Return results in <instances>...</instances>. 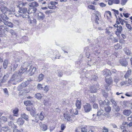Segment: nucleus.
I'll return each instance as SVG.
<instances>
[{
    "label": "nucleus",
    "mask_w": 132,
    "mask_h": 132,
    "mask_svg": "<svg viewBox=\"0 0 132 132\" xmlns=\"http://www.w3.org/2000/svg\"><path fill=\"white\" fill-rule=\"evenodd\" d=\"M3 23L6 26L11 28L13 27V24L12 23L6 21L3 22Z\"/></svg>",
    "instance_id": "28"
},
{
    "label": "nucleus",
    "mask_w": 132,
    "mask_h": 132,
    "mask_svg": "<svg viewBox=\"0 0 132 132\" xmlns=\"http://www.w3.org/2000/svg\"><path fill=\"white\" fill-rule=\"evenodd\" d=\"M100 16V13L98 11H96L95 13L94 14V16L95 17L94 20L97 24H98V21H99V16Z\"/></svg>",
    "instance_id": "12"
},
{
    "label": "nucleus",
    "mask_w": 132,
    "mask_h": 132,
    "mask_svg": "<svg viewBox=\"0 0 132 132\" xmlns=\"http://www.w3.org/2000/svg\"><path fill=\"white\" fill-rule=\"evenodd\" d=\"M102 93L103 96L106 98L108 97V93L106 92L104 90H102Z\"/></svg>",
    "instance_id": "35"
},
{
    "label": "nucleus",
    "mask_w": 132,
    "mask_h": 132,
    "mask_svg": "<svg viewBox=\"0 0 132 132\" xmlns=\"http://www.w3.org/2000/svg\"><path fill=\"white\" fill-rule=\"evenodd\" d=\"M99 104L100 106L101 107H103L104 106H105V103L106 102V100H105L103 101L102 100L99 101Z\"/></svg>",
    "instance_id": "32"
},
{
    "label": "nucleus",
    "mask_w": 132,
    "mask_h": 132,
    "mask_svg": "<svg viewBox=\"0 0 132 132\" xmlns=\"http://www.w3.org/2000/svg\"><path fill=\"white\" fill-rule=\"evenodd\" d=\"M8 18L5 13H3L2 14H0V23L1 22H3L4 21H6V20L8 19Z\"/></svg>",
    "instance_id": "14"
},
{
    "label": "nucleus",
    "mask_w": 132,
    "mask_h": 132,
    "mask_svg": "<svg viewBox=\"0 0 132 132\" xmlns=\"http://www.w3.org/2000/svg\"><path fill=\"white\" fill-rule=\"evenodd\" d=\"M20 74L16 72L12 76L10 80L9 81V82L13 85L16 84L22 81V79L20 78Z\"/></svg>",
    "instance_id": "2"
},
{
    "label": "nucleus",
    "mask_w": 132,
    "mask_h": 132,
    "mask_svg": "<svg viewBox=\"0 0 132 132\" xmlns=\"http://www.w3.org/2000/svg\"><path fill=\"white\" fill-rule=\"evenodd\" d=\"M103 132H108V129L105 127H104L102 129Z\"/></svg>",
    "instance_id": "62"
},
{
    "label": "nucleus",
    "mask_w": 132,
    "mask_h": 132,
    "mask_svg": "<svg viewBox=\"0 0 132 132\" xmlns=\"http://www.w3.org/2000/svg\"><path fill=\"white\" fill-rule=\"evenodd\" d=\"M119 62L121 65L123 66L126 67L128 65V62L125 59H121Z\"/></svg>",
    "instance_id": "15"
},
{
    "label": "nucleus",
    "mask_w": 132,
    "mask_h": 132,
    "mask_svg": "<svg viewBox=\"0 0 132 132\" xmlns=\"http://www.w3.org/2000/svg\"><path fill=\"white\" fill-rule=\"evenodd\" d=\"M103 110L101 109H99L98 110L97 115L95 114H93V118L92 119L93 120H94L96 118V117H97L98 116L99 117L100 116L102 115L103 113Z\"/></svg>",
    "instance_id": "11"
},
{
    "label": "nucleus",
    "mask_w": 132,
    "mask_h": 132,
    "mask_svg": "<svg viewBox=\"0 0 132 132\" xmlns=\"http://www.w3.org/2000/svg\"><path fill=\"white\" fill-rule=\"evenodd\" d=\"M27 19L28 20L29 22H30V24L31 26H34L36 24L37 21L36 19L32 18H30V17L29 19Z\"/></svg>",
    "instance_id": "9"
},
{
    "label": "nucleus",
    "mask_w": 132,
    "mask_h": 132,
    "mask_svg": "<svg viewBox=\"0 0 132 132\" xmlns=\"http://www.w3.org/2000/svg\"><path fill=\"white\" fill-rule=\"evenodd\" d=\"M44 75L42 73L40 74L38 78V80L39 81L42 80L44 78Z\"/></svg>",
    "instance_id": "37"
},
{
    "label": "nucleus",
    "mask_w": 132,
    "mask_h": 132,
    "mask_svg": "<svg viewBox=\"0 0 132 132\" xmlns=\"http://www.w3.org/2000/svg\"><path fill=\"white\" fill-rule=\"evenodd\" d=\"M9 77V75L8 73H7L6 74L4 75L0 80L1 83L5 82Z\"/></svg>",
    "instance_id": "22"
},
{
    "label": "nucleus",
    "mask_w": 132,
    "mask_h": 132,
    "mask_svg": "<svg viewBox=\"0 0 132 132\" xmlns=\"http://www.w3.org/2000/svg\"><path fill=\"white\" fill-rule=\"evenodd\" d=\"M45 18V15L43 13L40 12L38 13V19L43 20Z\"/></svg>",
    "instance_id": "16"
},
{
    "label": "nucleus",
    "mask_w": 132,
    "mask_h": 132,
    "mask_svg": "<svg viewBox=\"0 0 132 132\" xmlns=\"http://www.w3.org/2000/svg\"><path fill=\"white\" fill-rule=\"evenodd\" d=\"M105 81L107 84L108 86L112 84L113 80L111 78H108L106 77L105 79Z\"/></svg>",
    "instance_id": "17"
},
{
    "label": "nucleus",
    "mask_w": 132,
    "mask_h": 132,
    "mask_svg": "<svg viewBox=\"0 0 132 132\" xmlns=\"http://www.w3.org/2000/svg\"><path fill=\"white\" fill-rule=\"evenodd\" d=\"M40 126L41 129L43 131H45L47 130V126L45 124H40Z\"/></svg>",
    "instance_id": "29"
},
{
    "label": "nucleus",
    "mask_w": 132,
    "mask_h": 132,
    "mask_svg": "<svg viewBox=\"0 0 132 132\" xmlns=\"http://www.w3.org/2000/svg\"><path fill=\"white\" fill-rule=\"evenodd\" d=\"M21 117L24 119L28 120V116L24 113L21 114Z\"/></svg>",
    "instance_id": "41"
},
{
    "label": "nucleus",
    "mask_w": 132,
    "mask_h": 132,
    "mask_svg": "<svg viewBox=\"0 0 132 132\" xmlns=\"http://www.w3.org/2000/svg\"><path fill=\"white\" fill-rule=\"evenodd\" d=\"M111 101L112 103V104L114 105H113V106H115L117 105V104L114 100L113 99H111Z\"/></svg>",
    "instance_id": "57"
},
{
    "label": "nucleus",
    "mask_w": 132,
    "mask_h": 132,
    "mask_svg": "<svg viewBox=\"0 0 132 132\" xmlns=\"http://www.w3.org/2000/svg\"><path fill=\"white\" fill-rule=\"evenodd\" d=\"M37 9L35 7H30L29 8L28 10V13H34L37 11Z\"/></svg>",
    "instance_id": "21"
},
{
    "label": "nucleus",
    "mask_w": 132,
    "mask_h": 132,
    "mask_svg": "<svg viewBox=\"0 0 132 132\" xmlns=\"http://www.w3.org/2000/svg\"><path fill=\"white\" fill-rule=\"evenodd\" d=\"M18 112V109L17 108H16L13 111V112L14 114V116H16Z\"/></svg>",
    "instance_id": "40"
},
{
    "label": "nucleus",
    "mask_w": 132,
    "mask_h": 132,
    "mask_svg": "<svg viewBox=\"0 0 132 132\" xmlns=\"http://www.w3.org/2000/svg\"><path fill=\"white\" fill-rule=\"evenodd\" d=\"M44 91L46 92H47L48 90V88L47 85H46L43 88Z\"/></svg>",
    "instance_id": "60"
},
{
    "label": "nucleus",
    "mask_w": 132,
    "mask_h": 132,
    "mask_svg": "<svg viewBox=\"0 0 132 132\" xmlns=\"http://www.w3.org/2000/svg\"><path fill=\"white\" fill-rule=\"evenodd\" d=\"M3 26L2 25L0 26V36L1 37L2 36V31L3 30V29L2 28L3 27Z\"/></svg>",
    "instance_id": "54"
},
{
    "label": "nucleus",
    "mask_w": 132,
    "mask_h": 132,
    "mask_svg": "<svg viewBox=\"0 0 132 132\" xmlns=\"http://www.w3.org/2000/svg\"><path fill=\"white\" fill-rule=\"evenodd\" d=\"M64 116L65 119H67V121H72L71 118L69 114L64 113Z\"/></svg>",
    "instance_id": "24"
},
{
    "label": "nucleus",
    "mask_w": 132,
    "mask_h": 132,
    "mask_svg": "<svg viewBox=\"0 0 132 132\" xmlns=\"http://www.w3.org/2000/svg\"><path fill=\"white\" fill-rule=\"evenodd\" d=\"M67 83V82L64 80L62 81L61 82L60 84L63 87L65 86L66 85Z\"/></svg>",
    "instance_id": "47"
},
{
    "label": "nucleus",
    "mask_w": 132,
    "mask_h": 132,
    "mask_svg": "<svg viewBox=\"0 0 132 132\" xmlns=\"http://www.w3.org/2000/svg\"><path fill=\"white\" fill-rule=\"evenodd\" d=\"M88 7L89 9L91 10H95V6L92 4L89 5L88 6Z\"/></svg>",
    "instance_id": "43"
},
{
    "label": "nucleus",
    "mask_w": 132,
    "mask_h": 132,
    "mask_svg": "<svg viewBox=\"0 0 132 132\" xmlns=\"http://www.w3.org/2000/svg\"><path fill=\"white\" fill-rule=\"evenodd\" d=\"M84 111L86 113L92 110V107L90 104L89 103H86L83 106Z\"/></svg>",
    "instance_id": "7"
},
{
    "label": "nucleus",
    "mask_w": 132,
    "mask_h": 132,
    "mask_svg": "<svg viewBox=\"0 0 132 132\" xmlns=\"http://www.w3.org/2000/svg\"><path fill=\"white\" fill-rule=\"evenodd\" d=\"M1 10L2 12L4 13H5L7 11H9V9L5 6L2 7Z\"/></svg>",
    "instance_id": "33"
},
{
    "label": "nucleus",
    "mask_w": 132,
    "mask_h": 132,
    "mask_svg": "<svg viewBox=\"0 0 132 132\" xmlns=\"http://www.w3.org/2000/svg\"><path fill=\"white\" fill-rule=\"evenodd\" d=\"M54 12L52 10L47 11L45 12L46 14L47 15H49L50 13H53Z\"/></svg>",
    "instance_id": "53"
},
{
    "label": "nucleus",
    "mask_w": 132,
    "mask_h": 132,
    "mask_svg": "<svg viewBox=\"0 0 132 132\" xmlns=\"http://www.w3.org/2000/svg\"><path fill=\"white\" fill-rule=\"evenodd\" d=\"M3 91L4 93L7 96L9 95L8 92L7 88H5L3 89Z\"/></svg>",
    "instance_id": "45"
},
{
    "label": "nucleus",
    "mask_w": 132,
    "mask_h": 132,
    "mask_svg": "<svg viewBox=\"0 0 132 132\" xmlns=\"http://www.w3.org/2000/svg\"><path fill=\"white\" fill-rule=\"evenodd\" d=\"M87 127H85L81 128V131L82 132H86L87 131Z\"/></svg>",
    "instance_id": "56"
},
{
    "label": "nucleus",
    "mask_w": 132,
    "mask_h": 132,
    "mask_svg": "<svg viewBox=\"0 0 132 132\" xmlns=\"http://www.w3.org/2000/svg\"><path fill=\"white\" fill-rule=\"evenodd\" d=\"M131 113L132 112H131V111L128 110H125L123 111V114L127 116H129Z\"/></svg>",
    "instance_id": "25"
},
{
    "label": "nucleus",
    "mask_w": 132,
    "mask_h": 132,
    "mask_svg": "<svg viewBox=\"0 0 132 132\" xmlns=\"http://www.w3.org/2000/svg\"><path fill=\"white\" fill-rule=\"evenodd\" d=\"M44 118V116L42 113V112H41L40 114L39 118L41 120H42Z\"/></svg>",
    "instance_id": "52"
},
{
    "label": "nucleus",
    "mask_w": 132,
    "mask_h": 132,
    "mask_svg": "<svg viewBox=\"0 0 132 132\" xmlns=\"http://www.w3.org/2000/svg\"><path fill=\"white\" fill-rule=\"evenodd\" d=\"M24 122V120L22 118H20L18 119L17 121V123L18 124H23Z\"/></svg>",
    "instance_id": "36"
},
{
    "label": "nucleus",
    "mask_w": 132,
    "mask_h": 132,
    "mask_svg": "<svg viewBox=\"0 0 132 132\" xmlns=\"http://www.w3.org/2000/svg\"><path fill=\"white\" fill-rule=\"evenodd\" d=\"M123 126H120L121 128V129L124 128L128 129L130 127H132V124H122Z\"/></svg>",
    "instance_id": "27"
},
{
    "label": "nucleus",
    "mask_w": 132,
    "mask_h": 132,
    "mask_svg": "<svg viewBox=\"0 0 132 132\" xmlns=\"http://www.w3.org/2000/svg\"><path fill=\"white\" fill-rule=\"evenodd\" d=\"M14 126V127H15V128H14L13 130V132H21L20 131H19L18 129H15L16 126L15 124H12Z\"/></svg>",
    "instance_id": "50"
},
{
    "label": "nucleus",
    "mask_w": 132,
    "mask_h": 132,
    "mask_svg": "<svg viewBox=\"0 0 132 132\" xmlns=\"http://www.w3.org/2000/svg\"><path fill=\"white\" fill-rule=\"evenodd\" d=\"M58 53V52L57 51H54L51 50L49 53V55L51 57L53 60H55L57 58L59 59V56H57V54Z\"/></svg>",
    "instance_id": "5"
},
{
    "label": "nucleus",
    "mask_w": 132,
    "mask_h": 132,
    "mask_svg": "<svg viewBox=\"0 0 132 132\" xmlns=\"http://www.w3.org/2000/svg\"><path fill=\"white\" fill-rule=\"evenodd\" d=\"M18 11L19 13H22L21 15L23 18L26 19H30V16L28 15V13L27 8L23 7L21 8L20 7Z\"/></svg>",
    "instance_id": "3"
},
{
    "label": "nucleus",
    "mask_w": 132,
    "mask_h": 132,
    "mask_svg": "<svg viewBox=\"0 0 132 132\" xmlns=\"http://www.w3.org/2000/svg\"><path fill=\"white\" fill-rule=\"evenodd\" d=\"M8 61L7 60H5L3 63V66L4 69H6L8 65Z\"/></svg>",
    "instance_id": "34"
},
{
    "label": "nucleus",
    "mask_w": 132,
    "mask_h": 132,
    "mask_svg": "<svg viewBox=\"0 0 132 132\" xmlns=\"http://www.w3.org/2000/svg\"><path fill=\"white\" fill-rule=\"evenodd\" d=\"M34 103L33 101L31 100L29 101L28 100L24 102V104L26 105L30 106L33 104Z\"/></svg>",
    "instance_id": "30"
},
{
    "label": "nucleus",
    "mask_w": 132,
    "mask_h": 132,
    "mask_svg": "<svg viewBox=\"0 0 132 132\" xmlns=\"http://www.w3.org/2000/svg\"><path fill=\"white\" fill-rule=\"evenodd\" d=\"M44 105L45 106H47L49 105V100L48 98L44 100L43 101Z\"/></svg>",
    "instance_id": "39"
},
{
    "label": "nucleus",
    "mask_w": 132,
    "mask_h": 132,
    "mask_svg": "<svg viewBox=\"0 0 132 132\" xmlns=\"http://www.w3.org/2000/svg\"><path fill=\"white\" fill-rule=\"evenodd\" d=\"M103 74L105 75H110L111 74V72L109 70L106 69L103 71Z\"/></svg>",
    "instance_id": "23"
},
{
    "label": "nucleus",
    "mask_w": 132,
    "mask_h": 132,
    "mask_svg": "<svg viewBox=\"0 0 132 132\" xmlns=\"http://www.w3.org/2000/svg\"><path fill=\"white\" fill-rule=\"evenodd\" d=\"M37 88L38 89H43V87L42 85L40 84H38L37 86Z\"/></svg>",
    "instance_id": "51"
},
{
    "label": "nucleus",
    "mask_w": 132,
    "mask_h": 132,
    "mask_svg": "<svg viewBox=\"0 0 132 132\" xmlns=\"http://www.w3.org/2000/svg\"><path fill=\"white\" fill-rule=\"evenodd\" d=\"M81 105V100L77 99L76 102V105L77 108L78 109H80Z\"/></svg>",
    "instance_id": "18"
},
{
    "label": "nucleus",
    "mask_w": 132,
    "mask_h": 132,
    "mask_svg": "<svg viewBox=\"0 0 132 132\" xmlns=\"http://www.w3.org/2000/svg\"><path fill=\"white\" fill-rule=\"evenodd\" d=\"M90 91L92 93H95L96 92V89L95 86L94 85L91 86L90 88Z\"/></svg>",
    "instance_id": "31"
},
{
    "label": "nucleus",
    "mask_w": 132,
    "mask_h": 132,
    "mask_svg": "<svg viewBox=\"0 0 132 132\" xmlns=\"http://www.w3.org/2000/svg\"><path fill=\"white\" fill-rule=\"evenodd\" d=\"M27 110L28 111H29L30 114L32 116H34L35 115L36 112L35 108L32 107H27L26 108Z\"/></svg>",
    "instance_id": "10"
},
{
    "label": "nucleus",
    "mask_w": 132,
    "mask_h": 132,
    "mask_svg": "<svg viewBox=\"0 0 132 132\" xmlns=\"http://www.w3.org/2000/svg\"><path fill=\"white\" fill-rule=\"evenodd\" d=\"M66 126L64 125V124H61V130H64V129L65 128Z\"/></svg>",
    "instance_id": "61"
},
{
    "label": "nucleus",
    "mask_w": 132,
    "mask_h": 132,
    "mask_svg": "<svg viewBox=\"0 0 132 132\" xmlns=\"http://www.w3.org/2000/svg\"><path fill=\"white\" fill-rule=\"evenodd\" d=\"M13 22L16 25H19L20 23V21L19 20L14 19L13 20Z\"/></svg>",
    "instance_id": "48"
},
{
    "label": "nucleus",
    "mask_w": 132,
    "mask_h": 132,
    "mask_svg": "<svg viewBox=\"0 0 132 132\" xmlns=\"http://www.w3.org/2000/svg\"><path fill=\"white\" fill-rule=\"evenodd\" d=\"M126 26L130 30L132 29V27L130 24L127 23L126 24Z\"/></svg>",
    "instance_id": "59"
},
{
    "label": "nucleus",
    "mask_w": 132,
    "mask_h": 132,
    "mask_svg": "<svg viewBox=\"0 0 132 132\" xmlns=\"http://www.w3.org/2000/svg\"><path fill=\"white\" fill-rule=\"evenodd\" d=\"M29 81H26L25 82H23L20 84L18 86L20 89H21L23 87L26 86L29 84Z\"/></svg>",
    "instance_id": "19"
},
{
    "label": "nucleus",
    "mask_w": 132,
    "mask_h": 132,
    "mask_svg": "<svg viewBox=\"0 0 132 132\" xmlns=\"http://www.w3.org/2000/svg\"><path fill=\"white\" fill-rule=\"evenodd\" d=\"M113 3L115 4H118L119 3V0H112Z\"/></svg>",
    "instance_id": "64"
},
{
    "label": "nucleus",
    "mask_w": 132,
    "mask_h": 132,
    "mask_svg": "<svg viewBox=\"0 0 132 132\" xmlns=\"http://www.w3.org/2000/svg\"><path fill=\"white\" fill-rule=\"evenodd\" d=\"M57 73L58 76L60 77H61L63 75V72L61 70L58 71Z\"/></svg>",
    "instance_id": "44"
},
{
    "label": "nucleus",
    "mask_w": 132,
    "mask_h": 132,
    "mask_svg": "<svg viewBox=\"0 0 132 132\" xmlns=\"http://www.w3.org/2000/svg\"><path fill=\"white\" fill-rule=\"evenodd\" d=\"M1 121H3L4 122H6L7 120V118L5 117L4 116L2 117L1 118Z\"/></svg>",
    "instance_id": "49"
},
{
    "label": "nucleus",
    "mask_w": 132,
    "mask_h": 132,
    "mask_svg": "<svg viewBox=\"0 0 132 132\" xmlns=\"http://www.w3.org/2000/svg\"><path fill=\"white\" fill-rule=\"evenodd\" d=\"M127 79H125L123 80V81H121L120 82V85L121 86H122L125 85H127V86H129V85H129L132 84V78L130 79H128V80Z\"/></svg>",
    "instance_id": "6"
},
{
    "label": "nucleus",
    "mask_w": 132,
    "mask_h": 132,
    "mask_svg": "<svg viewBox=\"0 0 132 132\" xmlns=\"http://www.w3.org/2000/svg\"><path fill=\"white\" fill-rule=\"evenodd\" d=\"M127 1V0H121V4L122 5H123L126 4Z\"/></svg>",
    "instance_id": "46"
},
{
    "label": "nucleus",
    "mask_w": 132,
    "mask_h": 132,
    "mask_svg": "<svg viewBox=\"0 0 132 132\" xmlns=\"http://www.w3.org/2000/svg\"><path fill=\"white\" fill-rule=\"evenodd\" d=\"M55 127V126L54 125L51 124V125L50 126V130L52 131L54 129Z\"/></svg>",
    "instance_id": "58"
},
{
    "label": "nucleus",
    "mask_w": 132,
    "mask_h": 132,
    "mask_svg": "<svg viewBox=\"0 0 132 132\" xmlns=\"http://www.w3.org/2000/svg\"><path fill=\"white\" fill-rule=\"evenodd\" d=\"M35 97L38 100H40L42 96L39 93H37L35 94Z\"/></svg>",
    "instance_id": "38"
},
{
    "label": "nucleus",
    "mask_w": 132,
    "mask_h": 132,
    "mask_svg": "<svg viewBox=\"0 0 132 132\" xmlns=\"http://www.w3.org/2000/svg\"><path fill=\"white\" fill-rule=\"evenodd\" d=\"M131 71L129 70L126 73V74L124 76L125 79L128 80V78L131 75Z\"/></svg>",
    "instance_id": "26"
},
{
    "label": "nucleus",
    "mask_w": 132,
    "mask_h": 132,
    "mask_svg": "<svg viewBox=\"0 0 132 132\" xmlns=\"http://www.w3.org/2000/svg\"><path fill=\"white\" fill-rule=\"evenodd\" d=\"M104 108L106 112L104 113L103 115L105 116L108 117L109 116V113L111 110V108L109 106L107 105L105 106Z\"/></svg>",
    "instance_id": "8"
},
{
    "label": "nucleus",
    "mask_w": 132,
    "mask_h": 132,
    "mask_svg": "<svg viewBox=\"0 0 132 132\" xmlns=\"http://www.w3.org/2000/svg\"><path fill=\"white\" fill-rule=\"evenodd\" d=\"M106 100V102L105 103V106L107 105L109 106L110 104V102L107 99H105Z\"/></svg>",
    "instance_id": "63"
},
{
    "label": "nucleus",
    "mask_w": 132,
    "mask_h": 132,
    "mask_svg": "<svg viewBox=\"0 0 132 132\" xmlns=\"http://www.w3.org/2000/svg\"><path fill=\"white\" fill-rule=\"evenodd\" d=\"M113 106V108L115 109L116 111L118 112L119 111V108L118 107V106H117V105L115 106Z\"/></svg>",
    "instance_id": "55"
},
{
    "label": "nucleus",
    "mask_w": 132,
    "mask_h": 132,
    "mask_svg": "<svg viewBox=\"0 0 132 132\" xmlns=\"http://www.w3.org/2000/svg\"><path fill=\"white\" fill-rule=\"evenodd\" d=\"M122 30V26L119 25V26L117 28V31L118 32L120 33H121V32Z\"/></svg>",
    "instance_id": "42"
},
{
    "label": "nucleus",
    "mask_w": 132,
    "mask_h": 132,
    "mask_svg": "<svg viewBox=\"0 0 132 132\" xmlns=\"http://www.w3.org/2000/svg\"><path fill=\"white\" fill-rule=\"evenodd\" d=\"M29 5L30 7L35 8L38 7L39 6L38 3L36 2H34L30 3L29 4Z\"/></svg>",
    "instance_id": "20"
},
{
    "label": "nucleus",
    "mask_w": 132,
    "mask_h": 132,
    "mask_svg": "<svg viewBox=\"0 0 132 132\" xmlns=\"http://www.w3.org/2000/svg\"><path fill=\"white\" fill-rule=\"evenodd\" d=\"M8 18L5 13H3L2 14H0V23L1 22H3L4 21H6V20L8 19Z\"/></svg>",
    "instance_id": "13"
},
{
    "label": "nucleus",
    "mask_w": 132,
    "mask_h": 132,
    "mask_svg": "<svg viewBox=\"0 0 132 132\" xmlns=\"http://www.w3.org/2000/svg\"><path fill=\"white\" fill-rule=\"evenodd\" d=\"M20 60L19 58L16 59L15 61L11 64V71H13L17 67L19 64Z\"/></svg>",
    "instance_id": "4"
},
{
    "label": "nucleus",
    "mask_w": 132,
    "mask_h": 132,
    "mask_svg": "<svg viewBox=\"0 0 132 132\" xmlns=\"http://www.w3.org/2000/svg\"><path fill=\"white\" fill-rule=\"evenodd\" d=\"M36 69V67H33L32 65H30L29 62H25L22 65L20 72L22 73H24L25 72L27 73L30 72L29 75L31 76L34 74Z\"/></svg>",
    "instance_id": "1"
}]
</instances>
